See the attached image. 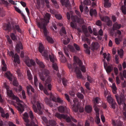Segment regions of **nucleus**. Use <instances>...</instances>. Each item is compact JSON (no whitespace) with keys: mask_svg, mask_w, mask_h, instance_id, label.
Here are the masks:
<instances>
[{"mask_svg":"<svg viewBox=\"0 0 126 126\" xmlns=\"http://www.w3.org/2000/svg\"><path fill=\"white\" fill-rule=\"evenodd\" d=\"M3 87L6 90V93L7 96L9 97L12 98L16 101L18 105L17 107L18 110L21 113L23 112L24 109L22 104L23 103V101L20 100L18 97L15 96L13 94L12 91L10 89L9 87L6 82L4 83Z\"/></svg>","mask_w":126,"mask_h":126,"instance_id":"obj_1","label":"nucleus"},{"mask_svg":"<svg viewBox=\"0 0 126 126\" xmlns=\"http://www.w3.org/2000/svg\"><path fill=\"white\" fill-rule=\"evenodd\" d=\"M42 14L44 16V18L39 17L40 21L38 22L37 21H36L37 26L40 29V28H43L45 27L46 28V26L49 22V20L50 17V15L47 13H42Z\"/></svg>","mask_w":126,"mask_h":126,"instance_id":"obj_2","label":"nucleus"},{"mask_svg":"<svg viewBox=\"0 0 126 126\" xmlns=\"http://www.w3.org/2000/svg\"><path fill=\"white\" fill-rule=\"evenodd\" d=\"M49 72L47 69L42 70V72H40L39 75L40 78L43 81H45L46 83H50L51 81V77L49 76Z\"/></svg>","mask_w":126,"mask_h":126,"instance_id":"obj_3","label":"nucleus"},{"mask_svg":"<svg viewBox=\"0 0 126 126\" xmlns=\"http://www.w3.org/2000/svg\"><path fill=\"white\" fill-rule=\"evenodd\" d=\"M115 97L117 102L120 105V109L123 108L125 112H123V114L125 117L126 118V104L125 102V98L124 95H122L120 97H118L117 95H115Z\"/></svg>","mask_w":126,"mask_h":126,"instance_id":"obj_4","label":"nucleus"},{"mask_svg":"<svg viewBox=\"0 0 126 126\" xmlns=\"http://www.w3.org/2000/svg\"><path fill=\"white\" fill-rule=\"evenodd\" d=\"M67 65L68 68L71 70V71H73V68H75L74 72L78 78L80 79L82 77V76L81 72L79 70V68L77 67H76V65L75 63L73 64V67H72L71 65L70 64H68Z\"/></svg>","mask_w":126,"mask_h":126,"instance_id":"obj_5","label":"nucleus"},{"mask_svg":"<svg viewBox=\"0 0 126 126\" xmlns=\"http://www.w3.org/2000/svg\"><path fill=\"white\" fill-rule=\"evenodd\" d=\"M36 97L33 98V100L32 101V103L33 104L32 108L35 112L36 113L38 112V110L36 108L35 104H36L38 110L39 111L38 113L39 114H42L43 112L41 110V106L40 103L38 102H36Z\"/></svg>","mask_w":126,"mask_h":126,"instance_id":"obj_6","label":"nucleus"},{"mask_svg":"<svg viewBox=\"0 0 126 126\" xmlns=\"http://www.w3.org/2000/svg\"><path fill=\"white\" fill-rule=\"evenodd\" d=\"M40 31L41 32H43L45 36L46 37L48 41L50 43H53L54 42V41L52 38H51L49 36H48L49 32L48 31L46 28L45 27L42 28H40Z\"/></svg>","mask_w":126,"mask_h":126,"instance_id":"obj_7","label":"nucleus"},{"mask_svg":"<svg viewBox=\"0 0 126 126\" xmlns=\"http://www.w3.org/2000/svg\"><path fill=\"white\" fill-rule=\"evenodd\" d=\"M38 50L39 52L42 54V56H44L46 59H48V55L47 51L45 50L44 47L41 43L39 44Z\"/></svg>","mask_w":126,"mask_h":126,"instance_id":"obj_8","label":"nucleus"},{"mask_svg":"<svg viewBox=\"0 0 126 126\" xmlns=\"http://www.w3.org/2000/svg\"><path fill=\"white\" fill-rule=\"evenodd\" d=\"M74 61L76 63L78 64L79 66L80 67L81 70L82 72H85L86 71L84 65H82V63L81 60H79L78 58L75 56L74 57Z\"/></svg>","mask_w":126,"mask_h":126,"instance_id":"obj_9","label":"nucleus"},{"mask_svg":"<svg viewBox=\"0 0 126 126\" xmlns=\"http://www.w3.org/2000/svg\"><path fill=\"white\" fill-rule=\"evenodd\" d=\"M94 109L96 112V123L98 124L100 122V120L99 118V114L98 113L99 109L96 107V105L95 104L94 105Z\"/></svg>","mask_w":126,"mask_h":126,"instance_id":"obj_10","label":"nucleus"},{"mask_svg":"<svg viewBox=\"0 0 126 126\" xmlns=\"http://www.w3.org/2000/svg\"><path fill=\"white\" fill-rule=\"evenodd\" d=\"M122 26L121 25L118 23L117 22H116L113 24V30H110V32L111 33H113L114 31L115 30H116L117 29H120Z\"/></svg>","mask_w":126,"mask_h":126,"instance_id":"obj_11","label":"nucleus"},{"mask_svg":"<svg viewBox=\"0 0 126 126\" xmlns=\"http://www.w3.org/2000/svg\"><path fill=\"white\" fill-rule=\"evenodd\" d=\"M25 63L29 67H31L32 65H34L35 64L34 62L32 59L30 60L28 58H26L25 61Z\"/></svg>","mask_w":126,"mask_h":126,"instance_id":"obj_12","label":"nucleus"},{"mask_svg":"<svg viewBox=\"0 0 126 126\" xmlns=\"http://www.w3.org/2000/svg\"><path fill=\"white\" fill-rule=\"evenodd\" d=\"M50 99H51L54 102H57L61 104H62L63 102V100L59 98H57L56 99L52 94H50Z\"/></svg>","mask_w":126,"mask_h":126,"instance_id":"obj_13","label":"nucleus"},{"mask_svg":"<svg viewBox=\"0 0 126 126\" xmlns=\"http://www.w3.org/2000/svg\"><path fill=\"white\" fill-rule=\"evenodd\" d=\"M12 30L15 33H16V31L20 33L22 32V30L19 26L18 25H15V26H13Z\"/></svg>","mask_w":126,"mask_h":126,"instance_id":"obj_14","label":"nucleus"},{"mask_svg":"<svg viewBox=\"0 0 126 126\" xmlns=\"http://www.w3.org/2000/svg\"><path fill=\"white\" fill-rule=\"evenodd\" d=\"M104 66L106 70L108 73L110 72L113 69L112 66H107V64L104 61Z\"/></svg>","mask_w":126,"mask_h":126,"instance_id":"obj_15","label":"nucleus"},{"mask_svg":"<svg viewBox=\"0 0 126 126\" xmlns=\"http://www.w3.org/2000/svg\"><path fill=\"white\" fill-rule=\"evenodd\" d=\"M58 53L61 61L63 63L65 62L66 61V59L63 52L61 51H59Z\"/></svg>","mask_w":126,"mask_h":126,"instance_id":"obj_16","label":"nucleus"},{"mask_svg":"<svg viewBox=\"0 0 126 126\" xmlns=\"http://www.w3.org/2000/svg\"><path fill=\"white\" fill-rule=\"evenodd\" d=\"M122 122L119 119H118L117 120H112V124L113 126H121Z\"/></svg>","mask_w":126,"mask_h":126,"instance_id":"obj_17","label":"nucleus"},{"mask_svg":"<svg viewBox=\"0 0 126 126\" xmlns=\"http://www.w3.org/2000/svg\"><path fill=\"white\" fill-rule=\"evenodd\" d=\"M61 2L63 5H64L66 7H67L70 6L69 0H60Z\"/></svg>","mask_w":126,"mask_h":126,"instance_id":"obj_18","label":"nucleus"},{"mask_svg":"<svg viewBox=\"0 0 126 126\" xmlns=\"http://www.w3.org/2000/svg\"><path fill=\"white\" fill-rule=\"evenodd\" d=\"M29 117L31 119V120L34 122H37V121L36 118L34 116L32 111L30 110L29 113Z\"/></svg>","mask_w":126,"mask_h":126,"instance_id":"obj_19","label":"nucleus"},{"mask_svg":"<svg viewBox=\"0 0 126 126\" xmlns=\"http://www.w3.org/2000/svg\"><path fill=\"white\" fill-rule=\"evenodd\" d=\"M4 76L6 77L10 81H12V80L13 76L10 71H8L6 72Z\"/></svg>","mask_w":126,"mask_h":126,"instance_id":"obj_20","label":"nucleus"},{"mask_svg":"<svg viewBox=\"0 0 126 126\" xmlns=\"http://www.w3.org/2000/svg\"><path fill=\"white\" fill-rule=\"evenodd\" d=\"M16 50L18 52H19L20 49H23V47L21 43L19 42L17 44L16 47Z\"/></svg>","mask_w":126,"mask_h":126,"instance_id":"obj_21","label":"nucleus"},{"mask_svg":"<svg viewBox=\"0 0 126 126\" xmlns=\"http://www.w3.org/2000/svg\"><path fill=\"white\" fill-rule=\"evenodd\" d=\"M91 47L93 50L94 49H97L99 47V45L97 42H93L92 43Z\"/></svg>","mask_w":126,"mask_h":126,"instance_id":"obj_22","label":"nucleus"},{"mask_svg":"<svg viewBox=\"0 0 126 126\" xmlns=\"http://www.w3.org/2000/svg\"><path fill=\"white\" fill-rule=\"evenodd\" d=\"M66 110L68 111H69V110L68 109L62 106H60L58 109V111L61 113L63 112L64 110Z\"/></svg>","mask_w":126,"mask_h":126,"instance_id":"obj_23","label":"nucleus"},{"mask_svg":"<svg viewBox=\"0 0 126 126\" xmlns=\"http://www.w3.org/2000/svg\"><path fill=\"white\" fill-rule=\"evenodd\" d=\"M60 34L62 36H63V37L66 39V32L65 29L64 27H62V29L61 30L60 32Z\"/></svg>","mask_w":126,"mask_h":126,"instance_id":"obj_24","label":"nucleus"},{"mask_svg":"<svg viewBox=\"0 0 126 126\" xmlns=\"http://www.w3.org/2000/svg\"><path fill=\"white\" fill-rule=\"evenodd\" d=\"M55 115V116L57 117L58 118L60 119L62 118L65 119V118L67 117L66 115H64L63 114H60L58 113H56Z\"/></svg>","mask_w":126,"mask_h":126,"instance_id":"obj_25","label":"nucleus"},{"mask_svg":"<svg viewBox=\"0 0 126 126\" xmlns=\"http://www.w3.org/2000/svg\"><path fill=\"white\" fill-rule=\"evenodd\" d=\"M14 62L15 63H17L18 64L20 63V61L19 59V56L16 54H15L14 56Z\"/></svg>","mask_w":126,"mask_h":126,"instance_id":"obj_26","label":"nucleus"},{"mask_svg":"<svg viewBox=\"0 0 126 126\" xmlns=\"http://www.w3.org/2000/svg\"><path fill=\"white\" fill-rule=\"evenodd\" d=\"M28 114L27 112L23 114V118L25 121L26 123H28L29 122V120L28 119Z\"/></svg>","mask_w":126,"mask_h":126,"instance_id":"obj_27","label":"nucleus"},{"mask_svg":"<svg viewBox=\"0 0 126 126\" xmlns=\"http://www.w3.org/2000/svg\"><path fill=\"white\" fill-rule=\"evenodd\" d=\"M111 87L112 89L113 93L114 94H116L117 93V88L114 83L112 84Z\"/></svg>","mask_w":126,"mask_h":126,"instance_id":"obj_28","label":"nucleus"},{"mask_svg":"<svg viewBox=\"0 0 126 126\" xmlns=\"http://www.w3.org/2000/svg\"><path fill=\"white\" fill-rule=\"evenodd\" d=\"M36 61L37 63L39 65V66L41 68H44L45 67V65L43 62L40 61L37 59H36Z\"/></svg>","mask_w":126,"mask_h":126,"instance_id":"obj_29","label":"nucleus"},{"mask_svg":"<svg viewBox=\"0 0 126 126\" xmlns=\"http://www.w3.org/2000/svg\"><path fill=\"white\" fill-rule=\"evenodd\" d=\"M104 6L105 7L109 8L111 6V4L109 1V0H104Z\"/></svg>","mask_w":126,"mask_h":126,"instance_id":"obj_30","label":"nucleus"},{"mask_svg":"<svg viewBox=\"0 0 126 126\" xmlns=\"http://www.w3.org/2000/svg\"><path fill=\"white\" fill-rule=\"evenodd\" d=\"M90 14L91 16L93 15L95 16H96L97 15L96 10L95 9L94 10L92 9H91L90 11Z\"/></svg>","mask_w":126,"mask_h":126,"instance_id":"obj_31","label":"nucleus"},{"mask_svg":"<svg viewBox=\"0 0 126 126\" xmlns=\"http://www.w3.org/2000/svg\"><path fill=\"white\" fill-rule=\"evenodd\" d=\"M100 18L101 20L106 22H107L110 20V18L107 16H100Z\"/></svg>","mask_w":126,"mask_h":126,"instance_id":"obj_32","label":"nucleus"},{"mask_svg":"<svg viewBox=\"0 0 126 126\" xmlns=\"http://www.w3.org/2000/svg\"><path fill=\"white\" fill-rule=\"evenodd\" d=\"M3 29L5 30H7L9 32H10L11 31L10 26L9 24H5L3 27Z\"/></svg>","mask_w":126,"mask_h":126,"instance_id":"obj_33","label":"nucleus"},{"mask_svg":"<svg viewBox=\"0 0 126 126\" xmlns=\"http://www.w3.org/2000/svg\"><path fill=\"white\" fill-rule=\"evenodd\" d=\"M92 110V108L91 106L88 105L85 106V110L86 112L88 113L91 112Z\"/></svg>","mask_w":126,"mask_h":126,"instance_id":"obj_34","label":"nucleus"},{"mask_svg":"<svg viewBox=\"0 0 126 126\" xmlns=\"http://www.w3.org/2000/svg\"><path fill=\"white\" fill-rule=\"evenodd\" d=\"M107 100L109 103L110 104L111 103H112L114 101H115L114 100L112 97L111 95H108L107 98Z\"/></svg>","mask_w":126,"mask_h":126,"instance_id":"obj_35","label":"nucleus"},{"mask_svg":"<svg viewBox=\"0 0 126 126\" xmlns=\"http://www.w3.org/2000/svg\"><path fill=\"white\" fill-rule=\"evenodd\" d=\"M49 58L51 62L53 63L56 60V57L53 54L49 55Z\"/></svg>","mask_w":126,"mask_h":126,"instance_id":"obj_36","label":"nucleus"},{"mask_svg":"<svg viewBox=\"0 0 126 126\" xmlns=\"http://www.w3.org/2000/svg\"><path fill=\"white\" fill-rule=\"evenodd\" d=\"M79 105H73L72 107V109L75 112H77L79 108Z\"/></svg>","mask_w":126,"mask_h":126,"instance_id":"obj_37","label":"nucleus"},{"mask_svg":"<svg viewBox=\"0 0 126 126\" xmlns=\"http://www.w3.org/2000/svg\"><path fill=\"white\" fill-rule=\"evenodd\" d=\"M71 19L73 21L77 22H79L78 18L77 16H71Z\"/></svg>","mask_w":126,"mask_h":126,"instance_id":"obj_38","label":"nucleus"},{"mask_svg":"<svg viewBox=\"0 0 126 126\" xmlns=\"http://www.w3.org/2000/svg\"><path fill=\"white\" fill-rule=\"evenodd\" d=\"M118 53L120 58H122L124 53V51L122 49H120L118 50Z\"/></svg>","mask_w":126,"mask_h":126,"instance_id":"obj_39","label":"nucleus"},{"mask_svg":"<svg viewBox=\"0 0 126 126\" xmlns=\"http://www.w3.org/2000/svg\"><path fill=\"white\" fill-rule=\"evenodd\" d=\"M28 123L29 122L26 123V126H38L37 125L35 124V123H37V122H34L31 121L30 124H29Z\"/></svg>","mask_w":126,"mask_h":126,"instance_id":"obj_40","label":"nucleus"},{"mask_svg":"<svg viewBox=\"0 0 126 126\" xmlns=\"http://www.w3.org/2000/svg\"><path fill=\"white\" fill-rule=\"evenodd\" d=\"M100 101V99L98 97H97L94 98V102L95 103L94 106L95 104L97 106L96 104L95 103H96L98 104L99 103Z\"/></svg>","mask_w":126,"mask_h":126,"instance_id":"obj_41","label":"nucleus"},{"mask_svg":"<svg viewBox=\"0 0 126 126\" xmlns=\"http://www.w3.org/2000/svg\"><path fill=\"white\" fill-rule=\"evenodd\" d=\"M27 76L28 79L29 80H31L32 79V75L29 70H28L27 71Z\"/></svg>","mask_w":126,"mask_h":126,"instance_id":"obj_42","label":"nucleus"},{"mask_svg":"<svg viewBox=\"0 0 126 126\" xmlns=\"http://www.w3.org/2000/svg\"><path fill=\"white\" fill-rule=\"evenodd\" d=\"M34 84L37 87L38 85V80L37 77L34 76Z\"/></svg>","mask_w":126,"mask_h":126,"instance_id":"obj_43","label":"nucleus"},{"mask_svg":"<svg viewBox=\"0 0 126 126\" xmlns=\"http://www.w3.org/2000/svg\"><path fill=\"white\" fill-rule=\"evenodd\" d=\"M10 37L13 40H15L16 39V36L15 35L14 33H11L10 35Z\"/></svg>","mask_w":126,"mask_h":126,"instance_id":"obj_44","label":"nucleus"},{"mask_svg":"<svg viewBox=\"0 0 126 126\" xmlns=\"http://www.w3.org/2000/svg\"><path fill=\"white\" fill-rule=\"evenodd\" d=\"M110 104H111V105L110 106V107L112 108L113 109H115L116 106V103L115 102V101L113 102H112V103H110Z\"/></svg>","mask_w":126,"mask_h":126,"instance_id":"obj_45","label":"nucleus"},{"mask_svg":"<svg viewBox=\"0 0 126 126\" xmlns=\"http://www.w3.org/2000/svg\"><path fill=\"white\" fill-rule=\"evenodd\" d=\"M62 41H63V44L64 45H67L70 42V40L69 38H67L66 40H64L62 39Z\"/></svg>","mask_w":126,"mask_h":126,"instance_id":"obj_46","label":"nucleus"},{"mask_svg":"<svg viewBox=\"0 0 126 126\" xmlns=\"http://www.w3.org/2000/svg\"><path fill=\"white\" fill-rule=\"evenodd\" d=\"M122 13L124 14H126V7L125 6H122Z\"/></svg>","mask_w":126,"mask_h":126,"instance_id":"obj_47","label":"nucleus"},{"mask_svg":"<svg viewBox=\"0 0 126 126\" xmlns=\"http://www.w3.org/2000/svg\"><path fill=\"white\" fill-rule=\"evenodd\" d=\"M64 53L66 56L69 58V51L68 49L67 48H64Z\"/></svg>","mask_w":126,"mask_h":126,"instance_id":"obj_48","label":"nucleus"},{"mask_svg":"<svg viewBox=\"0 0 126 126\" xmlns=\"http://www.w3.org/2000/svg\"><path fill=\"white\" fill-rule=\"evenodd\" d=\"M15 10L19 13L21 14L24 17V15L23 13H21V11L19 8L17 7H15Z\"/></svg>","mask_w":126,"mask_h":126,"instance_id":"obj_49","label":"nucleus"},{"mask_svg":"<svg viewBox=\"0 0 126 126\" xmlns=\"http://www.w3.org/2000/svg\"><path fill=\"white\" fill-rule=\"evenodd\" d=\"M84 3L86 5H90L91 2L90 0H85L84 1Z\"/></svg>","mask_w":126,"mask_h":126,"instance_id":"obj_50","label":"nucleus"},{"mask_svg":"<svg viewBox=\"0 0 126 126\" xmlns=\"http://www.w3.org/2000/svg\"><path fill=\"white\" fill-rule=\"evenodd\" d=\"M52 67L54 69L57 71L58 70V67L57 66V64L55 63H54L53 64Z\"/></svg>","mask_w":126,"mask_h":126,"instance_id":"obj_51","label":"nucleus"},{"mask_svg":"<svg viewBox=\"0 0 126 126\" xmlns=\"http://www.w3.org/2000/svg\"><path fill=\"white\" fill-rule=\"evenodd\" d=\"M49 124L52 126L56 125V122L53 120H49Z\"/></svg>","mask_w":126,"mask_h":126,"instance_id":"obj_52","label":"nucleus"},{"mask_svg":"<svg viewBox=\"0 0 126 126\" xmlns=\"http://www.w3.org/2000/svg\"><path fill=\"white\" fill-rule=\"evenodd\" d=\"M70 26L73 29H76L77 26L76 24L73 22H71Z\"/></svg>","mask_w":126,"mask_h":126,"instance_id":"obj_53","label":"nucleus"},{"mask_svg":"<svg viewBox=\"0 0 126 126\" xmlns=\"http://www.w3.org/2000/svg\"><path fill=\"white\" fill-rule=\"evenodd\" d=\"M13 84L14 85L17 86H18V83L16 81V79H15L13 81Z\"/></svg>","mask_w":126,"mask_h":126,"instance_id":"obj_54","label":"nucleus"},{"mask_svg":"<svg viewBox=\"0 0 126 126\" xmlns=\"http://www.w3.org/2000/svg\"><path fill=\"white\" fill-rule=\"evenodd\" d=\"M68 47L70 49V50L72 52H74L75 51V49L72 46L70 45H68Z\"/></svg>","mask_w":126,"mask_h":126,"instance_id":"obj_55","label":"nucleus"},{"mask_svg":"<svg viewBox=\"0 0 126 126\" xmlns=\"http://www.w3.org/2000/svg\"><path fill=\"white\" fill-rule=\"evenodd\" d=\"M73 101L74 103L73 105H77V104L79 105V103L78 102V99L77 98H75L73 100Z\"/></svg>","mask_w":126,"mask_h":126,"instance_id":"obj_56","label":"nucleus"},{"mask_svg":"<svg viewBox=\"0 0 126 126\" xmlns=\"http://www.w3.org/2000/svg\"><path fill=\"white\" fill-rule=\"evenodd\" d=\"M77 95L78 97L81 99H82L84 97L83 95L80 93H78L77 94Z\"/></svg>","mask_w":126,"mask_h":126,"instance_id":"obj_57","label":"nucleus"},{"mask_svg":"<svg viewBox=\"0 0 126 126\" xmlns=\"http://www.w3.org/2000/svg\"><path fill=\"white\" fill-rule=\"evenodd\" d=\"M87 79L88 80L90 83H92L94 81L92 79L91 77L89 76H88L87 77Z\"/></svg>","mask_w":126,"mask_h":126,"instance_id":"obj_58","label":"nucleus"},{"mask_svg":"<svg viewBox=\"0 0 126 126\" xmlns=\"http://www.w3.org/2000/svg\"><path fill=\"white\" fill-rule=\"evenodd\" d=\"M56 17L58 19H61L62 18V16L60 14H56L55 15Z\"/></svg>","mask_w":126,"mask_h":126,"instance_id":"obj_59","label":"nucleus"},{"mask_svg":"<svg viewBox=\"0 0 126 126\" xmlns=\"http://www.w3.org/2000/svg\"><path fill=\"white\" fill-rule=\"evenodd\" d=\"M116 81L117 85L119 84L121 82V81L119 79V78L118 76L116 78Z\"/></svg>","mask_w":126,"mask_h":126,"instance_id":"obj_60","label":"nucleus"},{"mask_svg":"<svg viewBox=\"0 0 126 126\" xmlns=\"http://www.w3.org/2000/svg\"><path fill=\"white\" fill-rule=\"evenodd\" d=\"M8 54H9L10 56H12V57H13L14 53L12 51H8Z\"/></svg>","mask_w":126,"mask_h":126,"instance_id":"obj_61","label":"nucleus"},{"mask_svg":"<svg viewBox=\"0 0 126 126\" xmlns=\"http://www.w3.org/2000/svg\"><path fill=\"white\" fill-rule=\"evenodd\" d=\"M74 46L76 49L77 50H80V48L79 46L76 44H74Z\"/></svg>","mask_w":126,"mask_h":126,"instance_id":"obj_62","label":"nucleus"},{"mask_svg":"<svg viewBox=\"0 0 126 126\" xmlns=\"http://www.w3.org/2000/svg\"><path fill=\"white\" fill-rule=\"evenodd\" d=\"M44 101L47 104H49L50 102L48 98L47 97L45 98L44 99Z\"/></svg>","mask_w":126,"mask_h":126,"instance_id":"obj_63","label":"nucleus"},{"mask_svg":"<svg viewBox=\"0 0 126 126\" xmlns=\"http://www.w3.org/2000/svg\"><path fill=\"white\" fill-rule=\"evenodd\" d=\"M62 80L63 83V85L64 86H66V83L67 82V80L64 79H63Z\"/></svg>","mask_w":126,"mask_h":126,"instance_id":"obj_64","label":"nucleus"}]
</instances>
